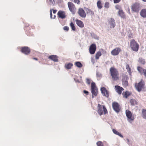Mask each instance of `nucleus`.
<instances>
[{
  "mask_svg": "<svg viewBox=\"0 0 146 146\" xmlns=\"http://www.w3.org/2000/svg\"><path fill=\"white\" fill-rule=\"evenodd\" d=\"M110 74L112 79L116 81L119 79V73L117 69L114 67H112L110 69Z\"/></svg>",
  "mask_w": 146,
  "mask_h": 146,
  "instance_id": "f257e3e1",
  "label": "nucleus"
},
{
  "mask_svg": "<svg viewBox=\"0 0 146 146\" xmlns=\"http://www.w3.org/2000/svg\"><path fill=\"white\" fill-rule=\"evenodd\" d=\"M97 108V112L100 115L108 113V111L105 106L98 104Z\"/></svg>",
  "mask_w": 146,
  "mask_h": 146,
  "instance_id": "f03ea898",
  "label": "nucleus"
},
{
  "mask_svg": "<svg viewBox=\"0 0 146 146\" xmlns=\"http://www.w3.org/2000/svg\"><path fill=\"white\" fill-rule=\"evenodd\" d=\"M91 90L92 94V98L97 96L98 94V88H97L95 83L92 82L91 84Z\"/></svg>",
  "mask_w": 146,
  "mask_h": 146,
  "instance_id": "7ed1b4c3",
  "label": "nucleus"
},
{
  "mask_svg": "<svg viewBox=\"0 0 146 146\" xmlns=\"http://www.w3.org/2000/svg\"><path fill=\"white\" fill-rule=\"evenodd\" d=\"M130 45L131 49L133 51L135 52H137L138 51L139 45L134 40H131L130 42Z\"/></svg>",
  "mask_w": 146,
  "mask_h": 146,
  "instance_id": "20e7f679",
  "label": "nucleus"
},
{
  "mask_svg": "<svg viewBox=\"0 0 146 146\" xmlns=\"http://www.w3.org/2000/svg\"><path fill=\"white\" fill-rule=\"evenodd\" d=\"M145 85L144 81L141 80L139 82L136 83L135 84V86L137 90L139 92L144 88Z\"/></svg>",
  "mask_w": 146,
  "mask_h": 146,
  "instance_id": "39448f33",
  "label": "nucleus"
},
{
  "mask_svg": "<svg viewBox=\"0 0 146 146\" xmlns=\"http://www.w3.org/2000/svg\"><path fill=\"white\" fill-rule=\"evenodd\" d=\"M131 8L133 11L138 13L141 10V7L139 3H135L132 5Z\"/></svg>",
  "mask_w": 146,
  "mask_h": 146,
  "instance_id": "423d86ee",
  "label": "nucleus"
},
{
  "mask_svg": "<svg viewBox=\"0 0 146 146\" xmlns=\"http://www.w3.org/2000/svg\"><path fill=\"white\" fill-rule=\"evenodd\" d=\"M122 81L123 86L127 87L128 84V77L127 75L124 74H122Z\"/></svg>",
  "mask_w": 146,
  "mask_h": 146,
  "instance_id": "0eeeda50",
  "label": "nucleus"
},
{
  "mask_svg": "<svg viewBox=\"0 0 146 146\" xmlns=\"http://www.w3.org/2000/svg\"><path fill=\"white\" fill-rule=\"evenodd\" d=\"M68 5L70 11L72 12L73 14H74L76 11V9L74 5L70 2H68Z\"/></svg>",
  "mask_w": 146,
  "mask_h": 146,
  "instance_id": "6e6552de",
  "label": "nucleus"
},
{
  "mask_svg": "<svg viewBox=\"0 0 146 146\" xmlns=\"http://www.w3.org/2000/svg\"><path fill=\"white\" fill-rule=\"evenodd\" d=\"M112 106L114 110L117 113L119 112L121 109L120 105L115 102H114L112 104Z\"/></svg>",
  "mask_w": 146,
  "mask_h": 146,
  "instance_id": "1a4fd4ad",
  "label": "nucleus"
},
{
  "mask_svg": "<svg viewBox=\"0 0 146 146\" xmlns=\"http://www.w3.org/2000/svg\"><path fill=\"white\" fill-rule=\"evenodd\" d=\"M121 51V50L120 48L117 47L111 51V54L113 56H117L118 55Z\"/></svg>",
  "mask_w": 146,
  "mask_h": 146,
  "instance_id": "9d476101",
  "label": "nucleus"
},
{
  "mask_svg": "<svg viewBox=\"0 0 146 146\" xmlns=\"http://www.w3.org/2000/svg\"><path fill=\"white\" fill-rule=\"evenodd\" d=\"M21 51L23 53L27 55L30 53V49L27 46H24L21 48Z\"/></svg>",
  "mask_w": 146,
  "mask_h": 146,
  "instance_id": "9b49d317",
  "label": "nucleus"
},
{
  "mask_svg": "<svg viewBox=\"0 0 146 146\" xmlns=\"http://www.w3.org/2000/svg\"><path fill=\"white\" fill-rule=\"evenodd\" d=\"M79 15L81 17L84 18L86 16V13L84 10L82 8L78 9V12Z\"/></svg>",
  "mask_w": 146,
  "mask_h": 146,
  "instance_id": "f8f14e48",
  "label": "nucleus"
},
{
  "mask_svg": "<svg viewBox=\"0 0 146 146\" xmlns=\"http://www.w3.org/2000/svg\"><path fill=\"white\" fill-rule=\"evenodd\" d=\"M96 46L95 44H92L90 46L89 48L90 53L91 54H94L96 50Z\"/></svg>",
  "mask_w": 146,
  "mask_h": 146,
  "instance_id": "ddd939ff",
  "label": "nucleus"
},
{
  "mask_svg": "<svg viewBox=\"0 0 146 146\" xmlns=\"http://www.w3.org/2000/svg\"><path fill=\"white\" fill-rule=\"evenodd\" d=\"M101 92L103 95L108 98L109 96V92L105 87H102L101 88Z\"/></svg>",
  "mask_w": 146,
  "mask_h": 146,
  "instance_id": "4468645a",
  "label": "nucleus"
},
{
  "mask_svg": "<svg viewBox=\"0 0 146 146\" xmlns=\"http://www.w3.org/2000/svg\"><path fill=\"white\" fill-rule=\"evenodd\" d=\"M137 70L141 74L143 75L146 77V69L141 67L138 66L137 68Z\"/></svg>",
  "mask_w": 146,
  "mask_h": 146,
  "instance_id": "2eb2a0df",
  "label": "nucleus"
},
{
  "mask_svg": "<svg viewBox=\"0 0 146 146\" xmlns=\"http://www.w3.org/2000/svg\"><path fill=\"white\" fill-rule=\"evenodd\" d=\"M125 113L126 115L130 120L133 121L134 120V118L132 117V115L131 112L128 110H126Z\"/></svg>",
  "mask_w": 146,
  "mask_h": 146,
  "instance_id": "dca6fc26",
  "label": "nucleus"
},
{
  "mask_svg": "<svg viewBox=\"0 0 146 146\" xmlns=\"http://www.w3.org/2000/svg\"><path fill=\"white\" fill-rule=\"evenodd\" d=\"M108 21L110 27L114 28L115 26V23L114 19L112 18H111L109 19Z\"/></svg>",
  "mask_w": 146,
  "mask_h": 146,
  "instance_id": "f3484780",
  "label": "nucleus"
},
{
  "mask_svg": "<svg viewBox=\"0 0 146 146\" xmlns=\"http://www.w3.org/2000/svg\"><path fill=\"white\" fill-rule=\"evenodd\" d=\"M57 15L58 17L62 19H64L66 17L65 13L64 11H59Z\"/></svg>",
  "mask_w": 146,
  "mask_h": 146,
  "instance_id": "a211bd4d",
  "label": "nucleus"
},
{
  "mask_svg": "<svg viewBox=\"0 0 146 146\" xmlns=\"http://www.w3.org/2000/svg\"><path fill=\"white\" fill-rule=\"evenodd\" d=\"M115 88L116 91L119 95L121 94L122 91L124 90L123 88L119 86H115Z\"/></svg>",
  "mask_w": 146,
  "mask_h": 146,
  "instance_id": "6ab92c4d",
  "label": "nucleus"
},
{
  "mask_svg": "<svg viewBox=\"0 0 146 146\" xmlns=\"http://www.w3.org/2000/svg\"><path fill=\"white\" fill-rule=\"evenodd\" d=\"M48 58L54 62H57L58 61V56L56 55H52L49 56Z\"/></svg>",
  "mask_w": 146,
  "mask_h": 146,
  "instance_id": "aec40b11",
  "label": "nucleus"
},
{
  "mask_svg": "<svg viewBox=\"0 0 146 146\" xmlns=\"http://www.w3.org/2000/svg\"><path fill=\"white\" fill-rule=\"evenodd\" d=\"M140 16L144 18H146V9H142L140 12Z\"/></svg>",
  "mask_w": 146,
  "mask_h": 146,
  "instance_id": "412c9836",
  "label": "nucleus"
},
{
  "mask_svg": "<svg viewBox=\"0 0 146 146\" xmlns=\"http://www.w3.org/2000/svg\"><path fill=\"white\" fill-rule=\"evenodd\" d=\"M76 22L77 25L80 27L82 28L84 27V24L82 21L76 19Z\"/></svg>",
  "mask_w": 146,
  "mask_h": 146,
  "instance_id": "4be33fe9",
  "label": "nucleus"
},
{
  "mask_svg": "<svg viewBox=\"0 0 146 146\" xmlns=\"http://www.w3.org/2000/svg\"><path fill=\"white\" fill-rule=\"evenodd\" d=\"M131 95V93L128 91L123 92L122 93L123 97L124 98H127Z\"/></svg>",
  "mask_w": 146,
  "mask_h": 146,
  "instance_id": "5701e85b",
  "label": "nucleus"
},
{
  "mask_svg": "<svg viewBox=\"0 0 146 146\" xmlns=\"http://www.w3.org/2000/svg\"><path fill=\"white\" fill-rule=\"evenodd\" d=\"M86 11V12L87 14H89L91 15H93L94 14V12L93 11L91 10L90 9L87 8H85Z\"/></svg>",
  "mask_w": 146,
  "mask_h": 146,
  "instance_id": "b1692460",
  "label": "nucleus"
},
{
  "mask_svg": "<svg viewBox=\"0 0 146 146\" xmlns=\"http://www.w3.org/2000/svg\"><path fill=\"white\" fill-rule=\"evenodd\" d=\"M112 131L113 133L115 134L118 135L120 137H123V135L120 133H119L116 130L114 129H112Z\"/></svg>",
  "mask_w": 146,
  "mask_h": 146,
  "instance_id": "393cba45",
  "label": "nucleus"
},
{
  "mask_svg": "<svg viewBox=\"0 0 146 146\" xmlns=\"http://www.w3.org/2000/svg\"><path fill=\"white\" fill-rule=\"evenodd\" d=\"M102 55V53L100 51L98 52L95 55V59H98L99 57Z\"/></svg>",
  "mask_w": 146,
  "mask_h": 146,
  "instance_id": "a878e982",
  "label": "nucleus"
},
{
  "mask_svg": "<svg viewBox=\"0 0 146 146\" xmlns=\"http://www.w3.org/2000/svg\"><path fill=\"white\" fill-rule=\"evenodd\" d=\"M118 13L119 15L121 18L124 17V13L122 10L119 9Z\"/></svg>",
  "mask_w": 146,
  "mask_h": 146,
  "instance_id": "bb28decb",
  "label": "nucleus"
},
{
  "mask_svg": "<svg viewBox=\"0 0 146 146\" xmlns=\"http://www.w3.org/2000/svg\"><path fill=\"white\" fill-rule=\"evenodd\" d=\"M73 65L72 64L69 63L67 64H66L65 67L67 69H70L71 68Z\"/></svg>",
  "mask_w": 146,
  "mask_h": 146,
  "instance_id": "cd10ccee",
  "label": "nucleus"
},
{
  "mask_svg": "<svg viewBox=\"0 0 146 146\" xmlns=\"http://www.w3.org/2000/svg\"><path fill=\"white\" fill-rule=\"evenodd\" d=\"M126 68L127 70V72L129 74H130L131 73V69L130 68L128 64H126Z\"/></svg>",
  "mask_w": 146,
  "mask_h": 146,
  "instance_id": "c85d7f7f",
  "label": "nucleus"
},
{
  "mask_svg": "<svg viewBox=\"0 0 146 146\" xmlns=\"http://www.w3.org/2000/svg\"><path fill=\"white\" fill-rule=\"evenodd\" d=\"M130 102L132 105L134 106L137 104V102L134 99H131Z\"/></svg>",
  "mask_w": 146,
  "mask_h": 146,
  "instance_id": "c756f323",
  "label": "nucleus"
},
{
  "mask_svg": "<svg viewBox=\"0 0 146 146\" xmlns=\"http://www.w3.org/2000/svg\"><path fill=\"white\" fill-rule=\"evenodd\" d=\"M75 65L78 68H81L82 66V64L80 62H76Z\"/></svg>",
  "mask_w": 146,
  "mask_h": 146,
  "instance_id": "7c9ffc66",
  "label": "nucleus"
},
{
  "mask_svg": "<svg viewBox=\"0 0 146 146\" xmlns=\"http://www.w3.org/2000/svg\"><path fill=\"white\" fill-rule=\"evenodd\" d=\"M97 7L98 9H100L102 8V6L100 0H98L97 3Z\"/></svg>",
  "mask_w": 146,
  "mask_h": 146,
  "instance_id": "2f4dec72",
  "label": "nucleus"
},
{
  "mask_svg": "<svg viewBox=\"0 0 146 146\" xmlns=\"http://www.w3.org/2000/svg\"><path fill=\"white\" fill-rule=\"evenodd\" d=\"M142 113L143 118L146 119V110L143 109L142 110Z\"/></svg>",
  "mask_w": 146,
  "mask_h": 146,
  "instance_id": "473e14b6",
  "label": "nucleus"
},
{
  "mask_svg": "<svg viewBox=\"0 0 146 146\" xmlns=\"http://www.w3.org/2000/svg\"><path fill=\"white\" fill-rule=\"evenodd\" d=\"M86 35H85V36H94V34L93 33H91L89 32H86Z\"/></svg>",
  "mask_w": 146,
  "mask_h": 146,
  "instance_id": "72a5a7b5",
  "label": "nucleus"
},
{
  "mask_svg": "<svg viewBox=\"0 0 146 146\" xmlns=\"http://www.w3.org/2000/svg\"><path fill=\"white\" fill-rule=\"evenodd\" d=\"M70 25L72 30L75 31L76 30V29L73 23L72 22H71L70 24Z\"/></svg>",
  "mask_w": 146,
  "mask_h": 146,
  "instance_id": "f704fd0d",
  "label": "nucleus"
},
{
  "mask_svg": "<svg viewBox=\"0 0 146 146\" xmlns=\"http://www.w3.org/2000/svg\"><path fill=\"white\" fill-rule=\"evenodd\" d=\"M96 144L98 146H104L103 143L101 141H98L97 142Z\"/></svg>",
  "mask_w": 146,
  "mask_h": 146,
  "instance_id": "c9c22d12",
  "label": "nucleus"
},
{
  "mask_svg": "<svg viewBox=\"0 0 146 146\" xmlns=\"http://www.w3.org/2000/svg\"><path fill=\"white\" fill-rule=\"evenodd\" d=\"M71 1H72L73 0H70ZM73 2L74 3H77L78 4H80V0H73Z\"/></svg>",
  "mask_w": 146,
  "mask_h": 146,
  "instance_id": "e433bc0d",
  "label": "nucleus"
},
{
  "mask_svg": "<svg viewBox=\"0 0 146 146\" xmlns=\"http://www.w3.org/2000/svg\"><path fill=\"white\" fill-rule=\"evenodd\" d=\"M104 7L106 8H108L109 7V3L106 2L105 3Z\"/></svg>",
  "mask_w": 146,
  "mask_h": 146,
  "instance_id": "4c0bfd02",
  "label": "nucleus"
},
{
  "mask_svg": "<svg viewBox=\"0 0 146 146\" xmlns=\"http://www.w3.org/2000/svg\"><path fill=\"white\" fill-rule=\"evenodd\" d=\"M63 29L64 31H68L69 29V28L68 27L65 26L63 27Z\"/></svg>",
  "mask_w": 146,
  "mask_h": 146,
  "instance_id": "58836bf2",
  "label": "nucleus"
},
{
  "mask_svg": "<svg viewBox=\"0 0 146 146\" xmlns=\"http://www.w3.org/2000/svg\"><path fill=\"white\" fill-rule=\"evenodd\" d=\"M49 2L53 5L55 4V2L54 0H49Z\"/></svg>",
  "mask_w": 146,
  "mask_h": 146,
  "instance_id": "ea45409f",
  "label": "nucleus"
},
{
  "mask_svg": "<svg viewBox=\"0 0 146 146\" xmlns=\"http://www.w3.org/2000/svg\"><path fill=\"white\" fill-rule=\"evenodd\" d=\"M83 92L84 94H86V95H88L89 94V92L88 91L84 90L83 91Z\"/></svg>",
  "mask_w": 146,
  "mask_h": 146,
  "instance_id": "a19ab883",
  "label": "nucleus"
},
{
  "mask_svg": "<svg viewBox=\"0 0 146 146\" xmlns=\"http://www.w3.org/2000/svg\"><path fill=\"white\" fill-rule=\"evenodd\" d=\"M121 0H113L114 3H119Z\"/></svg>",
  "mask_w": 146,
  "mask_h": 146,
  "instance_id": "79ce46f5",
  "label": "nucleus"
},
{
  "mask_svg": "<svg viewBox=\"0 0 146 146\" xmlns=\"http://www.w3.org/2000/svg\"><path fill=\"white\" fill-rule=\"evenodd\" d=\"M86 83L88 84H89L90 83V80L89 79L87 78L86 79Z\"/></svg>",
  "mask_w": 146,
  "mask_h": 146,
  "instance_id": "37998d69",
  "label": "nucleus"
},
{
  "mask_svg": "<svg viewBox=\"0 0 146 146\" xmlns=\"http://www.w3.org/2000/svg\"><path fill=\"white\" fill-rule=\"evenodd\" d=\"M115 7L116 9H119H119H119L120 6L118 5H116L115 6Z\"/></svg>",
  "mask_w": 146,
  "mask_h": 146,
  "instance_id": "c03bdc74",
  "label": "nucleus"
},
{
  "mask_svg": "<svg viewBox=\"0 0 146 146\" xmlns=\"http://www.w3.org/2000/svg\"><path fill=\"white\" fill-rule=\"evenodd\" d=\"M50 17L51 19H52V9H50Z\"/></svg>",
  "mask_w": 146,
  "mask_h": 146,
  "instance_id": "a18cd8bd",
  "label": "nucleus"
},
{
  "mask_svg": "<svg viewBox=\"0 0 146 146\" xmlns=\"http://www.w3.org/2000/svg\"><path fill=\"white\" fill-rule=\"evenodd\" d=\"M52 10H53V13L54 14L55 13H56L57 11L56 10H54V9H52Z\"/></svg>",
  "mask_w": 146,
  "mask_h": 146,
  "instance_id": "49530a36",
  "label": "nucleus"
},
{
  "mask_svg": "<svg viewBox=\"0 0 146 146\" xmlns=\"http://www.w3.org/2000/svg\"><path fill=\"white\" fill-rule=\"evenodd\" d=\"M140 62H141L143 64H144L145 63V62L144 60H142V61H140Z\"/></svg>",
  "mask_w": 146,
  "mask_h": 146,
  "instance_id": "de8ad7c7",
  "label": "nucleus"
},
{
  "mask_svg": "<svg viewBox=\"0 0 146 146\" xmlns=\"http://www.w3.org/2000/svg\"><path fill=\"white\" fill-rule=\"evenodd\" d=\"M33 59L34 60H38V59L37 58H33Z\"/></svg>",
  "mask_w": 146,
  "mask_h": 146,
  "instance_id": "09e8293b",
  "label": "nucleus"
},
{
  "mask_svg": "<svg viewBox=\"0 0 146 146\" xmlns=\"http://www.w3.org/2000/svg\"><path fill=\"white\" fill-rule=\"evenodd\" d=\"M127 143H129V139H127Z\"/></svg>",
  "mask_w": 146,
  "mask_h": 146,
  "instance_id": "8fccbe9b",
  "label": "nucleus"
},
{
  "mask_svg": "<svg viewBox=\"0 0 146 146\" xmlns=\"http://www.w3.org/2000/svg\"><path fill=\"white\" fill-rule=\"evenodd\" d=\"M144 2H146V0H142Z\"/></svg>",
  "mask_w": 146,
  "mask_h": 146,
  "instance_id": "3c124183",
  "label": "nucleus"
},
{
  "mask_svg": "<svg viewBox=\"0 0 146 146\" xmlns=\"http://www.w3.org/2000/svg\"><path fill=\"white\" fill-rule=\"evenodd\" d=\"M54 18H53V19H54L55 18V17H56V16L55 15H54Z\"/></svg>",
  "mask_w": 146,
  "mask_h": 146,
  "instance_id": "603ef678",
  "label": "nucleus"
}]
</instances>
